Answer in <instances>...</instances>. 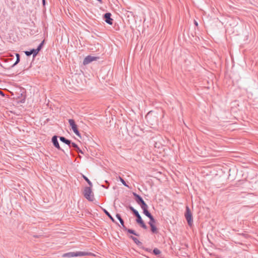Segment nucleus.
Wrapping results in <instances>:
<instances>
[{
  "label": "nucleus",
  "mask_w": 258,
  "mask_h": 258,
  "mask_svg": "<svg viewBox=\"0 0 258 258\" xmlns=\"http://www.w3.org/2000/svg\"><path fill=\"white\" fill-rule=\"evenodd\" d=\"M93 254L91 252H84V251H77V252H69L63 254L62 257H72L75 256H82L86 255H92Z\"/></svg>",
  "instance_id": "f257e3e1"
},
{
  "label": "nucleus",
  "mask_w": 258,
  "mask_h": 258,
  "mask_svg": "<svg viewBox=\"0 0 258 258\" xmlns=\"http://www.w3.org/2000/svg\"><path fill=\"white\" fill-rule=\"evenodd\" d=\"M184 216L187 221L188 225L189 226H191L193 224L192 214L188 206L186 207Z\"/></svg>",
  "instance_id": "f03ea898"
},
{
  "label": "nucleus",
  "mask_w": 258,
  "mask_h": 258,
  "mask_svg": "<svg viewBox=\"0 0 258 258\" xmlns=\"http://www.w3.org/2000/svg\"><path fill=\"white\" fill-rule=\"evenodd\" d=\"M92 186L85 187L84 190V196L89 201H93L94 199L93 194L91 189Z\"/></svg>",
  "instance_id": "7ed1b4c3"
},
{
  "label": "nucleus",
  "mask_w": 258,
  "mask_h": 258,
  "mask_svg": "<svg viewBox=\"0 0 258 258\" xmlns=\"http://www.w3.org/2000/svg\"><path fill=\"white\" fill-rule=\"evenodd\" d=\"M69 122L70 126L72 127V129L73 130V132H74V133L77 136L81 137L80 134L78 129L77 125L76 124L75 120L73 119H70L69 120Z\"/></svg>",
  "instance_id": "20e7f679"
},
{
  "label": "nucleus",
  "mask_w": 258,
  "mask_h": 258,
  "mask_svg": "<svg viewBox=\"0 0 258 258\" xmlns=\"http://www.w3.org/2000/svg\"><path fill=\"white\" fill-rule=\"evenodd\" d=\"M133 194L135 197L136 203L139 205L141 207L147 204L139 195L136 192H133Z\"/></svg>",
  "instance_id": "39448f33"
},
{
  "label": "nucleus",
  "mask_w": 258,
  "mask_h": 258,
  "mask_svg": "<svg viewBox=\"0 0 258 258\" xmlns=\"http://www.w3.org/2000/svg\"><path fill=\"white\" fill-rule=\"evenodd\" d=\"M99 58V57L88 55L84 59L83 63L84 65H87L93 61L98 60Z\"/></svg>",
  "instance_id": "423d86ee"
},
{
  "label": "nucleus",
  "mask_w": 258,
  "mask_h": 258,
  "mask_svg": "<svg viewBox=\"0 0 258 258\" xmlns=\"http://www.w3.org/2000/svg\"><path fill=\"white\" fill-rule=\"evenodd\" d=\"M52 143L53 145V146L57 148L58 150H60L62 151L63 153H64V151L63 149H62L59 144L58 140H57V136H54L52 137L51 139Z\"/></svg>",
  "instance_id": "0eeeda50"
},
{
  "label": "nucleus",
  "mask_w": 258,
  "mask_h": 258,
  "mask_svg": "<svg viewBox=\"0 0 258 258\" xmlns=\"http://www.w3.org/2000/svg\"><path fill=\"white\" fill-rule=\"evenodd\" d=\"M111 14L110 13H106L103 15V19L105 22L109 25H112L113 20L111 18Z\"/></svg>",
  "instance_id": "6e6552de"
},
{
  "label": "nucleus",
  "mask_w": 258,
  "mask_h": 258,
  "mask_svg": "<svg viewBox=\"0 0 258 258\" xmlns=\"http://www.w3.org/2000/svg\"><path fill=\"white\" fill-rule=\"evenodd\" d=\"M136 222L143 229H147V226L144 223V221L143 220V219L140 215L138 216V217H136Z\"/></svg>",
  "instance_id": "1a4fd4ad"
},
{
  "label": "nucleus",
  "mask_w": 258,
  "mask_h": 258,
  "mask_svg": "<svg viewBox=\"0 0 258 258\" xmlns=\"http://www.w3.org/2000/svg\"><path fill=\"white\" fill-rule=\"evenodd\" d=\"M143 211V213L147 217H151L152 214L148 211V206L146 204L141 207Z\"/></svg>",
  "instance_id": "9d476101"
},
{
  "label": "nucleus",
  "mask_w": 258,
  "mask_h": 258,
  "mask_svg": "<svg viewBox=\"0 0 258 258\" xmlns=\"http://www.w3.org/2000/svg\"><path fill=\"white\" fill-rule=\"evenodd\" d=\"M59 140L61 142L67 144L69 146L70 148H71V145L72 144V141L71 140L66 139L64 137H59Z\"/></svg>",
  "instance_id": "9b49d317"
},
{
  "label": "nucleus",
  "mask_w": 258,
  "mask_h": 258,
  "mask_svg": "<svg viewBox=\"0 0 258 258\" xmlns=\"http://www.w3.org/2000/svg\"><path fill=\"white\" fill-rule=\"evenodd\" d=\"M116 217L117 218V219L119 221L122 229L124 230V229H126V227L124 225V221L123 219L121 218V217L120 214H116Z\"/></svg>",
  "instance_id": "f8f14e48"
},
{
  "label": "nucleus",
  "mask_w": 258,
  "mask_h": 258,
  "mask_svg": "<svg viewBox=\"0 0 258 258\" xmlns=\"http://www.w3.org/2000/svg\"><path fill=\"white\" fill-rule=\"evenodd\" d=\"M151 227V231L153 234H157L158 230L155 224L149 225Z\"/></svg>",
  "instance_id": "ddd939ff"
},
{
  "label": "nucleus",
  "mask_w": 258,
  "mask_h": 258,
  "mask_svg": "<svg viewBox=\"0 0 258 258\" xmlns=\"http://www.w3.org/2000/svg\"><path fill=\"white\" fill-rule=\"evenodd\" d=\"M128 208L133 212V214L136 217L140 215L138 211L134 209L132 206H129Z\"/></svg>",
  "instance_id": "4468645a"
},
{
  "label": "nucleus",
  "mask_w": 258,
  "mask_h": 258,
  "mask_svg": "<svg viewBox=\"0 0 258 258\" xmlns=\"http://www.w3.org/2000/svg\"><path fill=\"white\" fill-rule=\"evenodd\" d=\"M129 237L132 239L134 242L138 246H140L142 244V243L136 237L133 236H130Z\"/></svg>",
  "instance_id": "2eb2a0df"
},
{
  "label": "nucleus",
  "mask_w": 258,
  "mask_h": 258,
  "mask_svg": "<svg viewBox=\"0 0 258 258\" xmlns=\"http://www.w3.org/2000/svg\"><path fill=\"white\" fill-rule=\"evenodd\" d=\"M102 210L104 212V213L109 218V219L113 222H116L114 219L113 218V217L110 215V214L105 209L102 208Z\"/></svg>",
  "instance_id": "dca6fc26"
},
{
  "label": "nucleus",
  "mask_w": 258,
  "mask_h": 258,
  "mask_svg": "<svg viewBox=\"0 0 258 258\" xmlns=\"http://www.w3.org/2000/svg\"><path fill=\"white\" fill-rule=\"evenodd\" d=\"M123 231H126L127 233L132 234L136 236H139V234L136 233V231L133 229H128L126 228V229H124Z\"/></svg>",
  "instance_id": "f3484780"
},
{
  "label": "nucleus",
  "mask_w": 258,
  "mask_h": 258,
  "mask_svg": "<svg viewBox=\"0 0 258 258\" xmlns=\"http://www.w3.org/2000/svg\"><path fill=\"white\" fill-rule=\"evenodd\" d=\"M151 116H152V113L151 112H149L146 115V118L147 120V121L150 123L151 124H153V121L151 120Z\"/></svg>",
  "instance_id": "a211bd4d"
},
{
  "label": "nucleus",
  "mask_w": 258,
  "mask_h": 258,
  "mask_svg": "<svg viewBox=\"0 0 258 258\" xmlns=\"http://www.w3.org/2000/svg\"><path fill=\"white\" fill-rule=\"evenodd\" d=\"M39 51L37 50V49H31V54H33V57L34 58L38 53Z\"/></svg>",
  "instance_id": "6ab92c4d"
},
{
  "label": "nucleus",
  "mask_w": 258,
  "mask_h": 258,
  "mask_svg": "<svg viewBox=\"0 0 258 258\" xmlns=\"http://www.w3.org/2000/svg\"><path fill=\"white\" fill-rule=\"evenodd\" d=\"M150 221L148 223L149 225L155 224L156 222V220L154 219V217L152 215L151 217H149Z\"/></svg>",
  "instance_id": "aec40b11"
},
{
  "label": "nucleus",
  "mask_w": 258,
  "mask_h": 258,
  "mask_svg": "<svg viewBox=\"0 0 258 258\" xmlns=\"http://www.w3.org/2000/svg\"><path fill=\"white\" fill-rule=\"evenodd\" d=\"M153 253H154V254L157 255L160 254L161 253V251L158 248H155L153 250Z\"/></svg>",
  "instance_id": "412c9836"
},
{
  "label": "nucleus",
  "mask_w": 258,
  "mask_h": 258,
  "mask_svg": "<svg viewBox=\"0 0 258 258\" xmlns=\"http://www.w3.org/2000/svg\"><path fill=\"white\" fill-rule=\"evenodd\" d=\"M82 176L83 177V178L86 181V182L88 183V184L90 186H92V182H91V181L88 179V178L87 177H86V176H85L84 175H82Z\"/></svg>",
  "instance_id": "4be33fe9"
},
{
  "label": "nucleus",
  "mask_w": 258,
  "mask_h": 258,
  "mask_svg": "<svg viewBox=\"0 0 258 258\" xmlns=\"http://www.w3.org/2000/svg\"><path fill=\"white\" fill-rule=\"evenodd\" d=\"M17 59L16 62L13 64L12 67L15 66L20 62V55L19 54H16Z\"/></svg>",
  "instance_id": "5701e85b"
},
{
  "label": "nucleus",
  "mask_w": 258,
  "mask_h": 258,
  "mask_svg": "<svg viewBox=\"0 0 258 258\" xmlns=\"http://www.w3.org/2000/svg\"><path fill=\"white\" fill-rule=\"evenodd\" d=\"M73 147L74 148V149L76 151L77 150H79V147L75 143L72 142L71 148Z\"/></svg>",
  "instance_id": "b1692460"
},
{
  "label": "nucleus",
  "mask_w": 258,
  "mask_h": 258,
  "mask_svg": "<svg viewBox=\"0 0 258 258\" xmlns=\"http://www.w3.org/2000/svg\"><path fill=\"white\" fill-rule=\"evenodd\" d=\"M44 40H43V41H42V42L39 44V45L38 46V47H37V50H38L39 51H40V50L42 49V46H43V44H44Z\"/></svg>",
  "instance_id": "393cba45"
},
{
  "label": "nucleus",
  "mask_w": 258,
  "mask_h": 258,
  "mask_svg": "<svg viewBox=\"0 0 258 258\" xmlns=\"http://www.w3.org/2000/svg\"><path fill=\"white\" fill-rule=\"evenodd\" d=\"M119 179H120V181L122 182V183L126 187H128V185L126 183L125 181H124V180L121 178V177L119 176Z\"/></svg>",
  "instance_id": "a878e982"
},
{
  "label": "nucleus",
  "mask_w": 258,
  "mask_h": 258,
  "mask_svg": "<svg viewBox=\"0 0 258 258\" xmlns=\"http://www.w3.org/2000/svg\"><path fill=\"white\" fill-rule=\"evenodd\" d=\"M105 183L107 184V185H102V186L105 188L107 189L109 187V183L107 180H105Z\"/></svg>",
  "instance_id": "bb28decb"
},
{
  "label": "nucleus",
  "mask_w": 258,
  "mask_h": 258,
  "mask_svg": "<svg viewBox=\"0 0 258 258\" xmlns=\"http://www.w3.org/2000/svg\"><path fill=\"white\" fill-rule=\"evenodd\" d=\"M25 53L27 56H30L31 55V50L30 51H25Z\"/></svg>",
  "instance_id": "cd10ccee"
},
{
  "label": "nucleus",
  "mask_w": 258,
  "mask_h": 258,
  "mask_svg": "<svg viewBox=\"0 0 258 258\" xmlns=\"http://www.w3.org/2000/svg\"><path fill=\"white\" fill-rule=\"evenodd\" d=\"M143 249H144L145 251L149 252H151V250H152L150 248H146V247H143Z\"/></svg>",
  "instance_id": "c85d7f7f"
},
{
  "label": "nucleus",
  "mask_w": 258,
  "mask_h": 258,
  "mask_svg": "<svg viewBox=\"0 0 258 258\" xmlns=\"http://www.w3.org/2000/svg\"><path fill=\"white\" fill-rule=\"evenodd\" d=\"M77 152L80 153L81 154H83V151L79 148V150H76Z\"/></svg>",
  "instance_id": "c756f323"
},
{
  "label": "nucleus",
  "mask_w": 258,
  "mask_h": 258,
  "mask_svg": "<svg viewBox=\"0 0 258 258\" xmlns=\"http://www.w3.org/2000/svg\"><path fill=\"white\" fill-rule=\"evenodd\" d=\"M0 95H2L3 97L5 96L4 93L2 91H1V90H0Z\"/></svg>",
  "instance_id": "7c9ffc66"
},
{
  "label": "nucleus",
  "mask_w": 258,
  "mask_h": 258,
  "mask_svg": "<svg viewBox=\"0 0 258 258\" xmlns=\"http://www.w3.org/2000/svg\"><path fill=\"white\" fill-rule=\"evenodd\" d=\"M42 4L43 6L45 5V0H42Z\"/></svg>",
  "instance_id": "2f4dec72"
},
{
  "label": "nucleus",
  "mask_w": 258,
  "mask_h": 258,
  "mask_svg": "<svg viewBox=\"0 0 258 258\" xmlns=\"http://www.w3.org/2000/svg\"><path fill=\"white\" fill-rule=\"evenodd\" d=\"M194 24H195V25L196 26H198V22L196 21H195Z\"/></svg>",
  "instance_id": "473e14b6"
},
{
  "label": "nucleus",
  "mask_w": 258,
  "mask_h": 258,
  "mask_svg": "<svg viewBox=\"0 0 258 258\" xmlns=\"http://www.w3.org/2000/svg\"><path fill=\"white\" fill-rule=\"evenodd\" d=\"M97 1H98L99 2H100V3H102V0H97Z\"/></svg>",
  "instance_id": "72a5a7b5"
},
{
  "label": "nucleus",
  "mask_w": 258,
  "mask_h": 258,
  "mask_svg": "<svg viewBox=\"0 0 258 258\" xmlns=\"http://www.w3.org/2000/svg\"><path fill=\"white\" fill-rule=\"evenodd\" d=\"M34 237H38V236L37 235H34Z\"/></svg>",
  "instance_id": "f704fd0d"
}]
</instances>
